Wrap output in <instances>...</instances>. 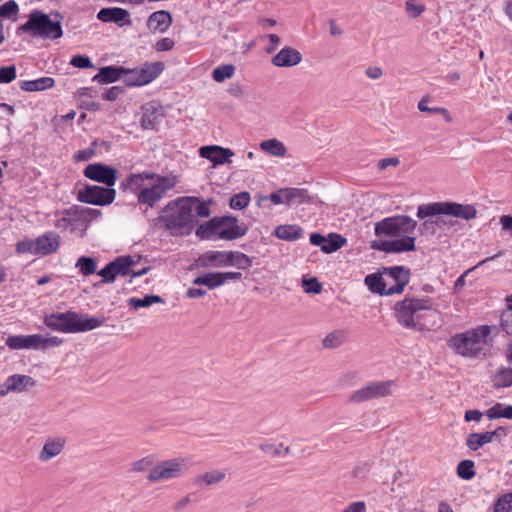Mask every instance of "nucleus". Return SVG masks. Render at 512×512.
<instances>
[{
  "label": "nucleus",
  "instance_id": "40",
  "mask_svg": "<svg viewBox=\"0 0 512 512\" xmlns=\"http://www.w3.org/2000/svg\"><path fill=\"white\" fill-rule=\"evenodd\" d=\"M155 303H163V299L158 295H145L143 298L131 297L128 299V305L135 310L150 307Z\"/></svg>",
  "mask_w": 512,
  "mask_h": 512
},
{
  "label": "nucleus",
  "instance_id": "39",
  "mask_svg": "<svg viewBox=\"0 0 512 512\" xmlns=\"http://www.w3.org/2000/svg\"><path fill=\"white\" fill-rule=\"evenodd\" d=\"M485 415L490 420L499 418H506L512 420V405L497 403L488 410H486Z\"/></svg>",
  "mask_w": 512,
  "mask_h": 512
},
{
  "label": "nucleus",
  "instance_id": "38",
  "mask_svg": "<svg viewBox=\"0 0 512 512\" xmlns=\"http://www.w3.org/2000/svg\"><path fill=\"white\" fill-rule=\"evenodd\" d=\"M493 442L489 431L485 432H474L468 435L466 439V446L471 451H477L484 445Z\"/></svg>",
  "mask_w": 512,
  "mask_h": 512
},
{
  "label": "nucleus",
  "instance_id": "49",
  "mask_svg": "<svg viewBox=\"0 0 512 512\" xmlns=\"http://www.w3.org/2000/svg\"><path fill=\"white\" fill-rule=\"evenodd\" d=\"M425 11V6L416 0L405 1V12L409 18H417Z\"/></svg>",
  "mask_w": 512,
  "mask_h": 512
},
{
  "label": "nucleus",
  "instance_id": "25",
  "mask_svg": "<svg viewBox=\"0 0 512 512\" xmlns=\"http://www.w3.org/2000/svg\"><path fill=\"white\" fill-rule=\"evenodd\" d=\"M172 24V16L168 11L159 10L153 12L148 20L147 27L151 32H166Z\"/></svg>",
  "mask_w": 512,
  "mask_h": 512
},
{
  "label": "nucleus",
  "instance_id": "36",
  "mask_svg": "<svg viewBox=\"0 0 512 512\" xmlns=\"http://www.w3.org/2000/svg\"><path fill=\"white\" fill-rule=\"evenodd\" d=\"M286 205H299L309 201V195L306 189L302 188H283Z\"/></svg>",
  "mask_w": 512,
  "mask_h": 512
},
{
  "label": "nucleus",
  "instance_id": "13",
  "mask_svg": "<svg viewBox=\"0 0 512 512\" xmlns=\"http://www.w3.org/2000/svg\"><path fill=\"white\" fill-rule=\"evenodd\" d=\"M116 197V191L110 187L86 185L78 191L77 199L82 203L105 206L111 204Z\"/></svg>",
  "mask_w": 512,
  "mask_h": 512
},
{
  "label": "nucleus",
  "instance_id": "21",
  "mask_svg": "<svg viewBox=\"0 0 512 512\" xmlns=\"http://www.w3.org/2000/svg\"><path fill=\"white\" fill-rule=\"evenodd\" d=\"M61 243L60 236L55 232H46L35 239L36 255L47 256L55 253Z\"/></svg>",
  "mask_w": 512,
  "mask_h": 512
},
{
  "label": "nucleus",
  "instance_id": "37",
  "mask_svg": "<svg viewBox=\"0 0 512 512\" xmlns=\"http://www.w3.org/2000/svg\"><path fill=\"white\" fill-rule=\"evenodd\" d=\"M253 264V260L248 255L240 251H228L227 267H236L246 270Z\"/></svg>",
  "mask_w": 512,
  "mask_h": 512
},
{
  "label": "nucleus",
  "instance_id": "64",
  "mask_svg": "<svg viewBox=\"0 0 512 512\" xmlns=\"http://www.w3.org/2000/svg\"><path fill=\"white\" fill-rule=\"evenodd\" d=\"M365 75L372 80L380 79L383 76V70L379 66H371L365 70Z\"/></svg>",
  "mask_w": 512,
  "mask_h": 512
},
{
  "label": "nucleus",
  "instance_id": "15",
  "mask_svg": "<svg viewBox=\"0 0 512 512\" xmlns=\"http://www.w3.org/2000/svg\"><path fill=\"white\" fill-rule=\"evenodd\" d=\"M84 175L90 180L103 183L110 188L115 185L117 180V170L101 163H92L86 166Z\"/></svg>",
  "mask_w": 512,
  "mask_h": 512
},
{
  "label": "nucleus",
  "instance_id": "33",
  "mask_svg": "<svg viewBox=\"0 0 512 512\" xmlns=\"http://www.w3.org/2000/svg\"><path fill=\"white\" fill-rule=\"evenodd\" d=\"M274 235L284 241H296L302 238L303 229L297 224L279 225L275 228Z\"/></svg>",
  "mask_w": 512,
  "mask_h": 512
},
{
  "label": "nucleus",
  "instance_id": "50",
  "mask_svg": "<svg viewBox=\"0 0 512 512\" xmlns=\"http://www.w3.org/2000/svg\"><path fill=\"white\" fill-rule=\"evenodd\" d=\"M512 511V492L506 493L498 498L494 505V512Z\"/></svg>",
  "mask_w": 512,
  "mask_h": 512
},
{
  "label": "nucleus",
  "instance_id": "2",
  "mask_svg": "<svg viewBox=\"0 0 512 512\" xmlns=\"http://www.w3.org/2000/svg\"><path fill=\"white\" fill-rule=\"evenodd\" d=\"M176 184L177 178L174 175H160L145 171L129 175L124 185L126 189L136 194L139 204L153 208Z\"/></svg>",
  "mask_w": 512,
  "mask_h": 512
},
{
  "label": "nucleus",
  "instance_id": "61",
  "mask_svg": "<svg viewBox=\"0 0 512 512\" xmlns=\"http://www.w3.org/2000/svg\"><path fill=\"white\" fill-rule=\"evenodd\" d=\"M174 45L175 43L171 38L165 37L156 42L155 49L159 52L170 51Z\"/></svg>",
  "mask_w": 512,
  "mask_h": 512
},
{
  "label": "nucleus",
  "instance_id": "24",
  "mask_svg": "<svg viewBox=\"0 0 512 512\" xmlns=\"http://www.w3.org/2000/svg\"><path fill=\"white\" fill-rule=\"evenodd\" d=\"M226 223L221 226L218 232V238L223 240H235L243 237L248 228L245 225H238L237 219L234 217H226Z\"/></svg>",
  "mask_w": 512,
  "mask_h": 512
},
{
  "label": "nucleus",
  "instance_id": "19",
  "mask_svg": "<svg viewBox=\"0 0 512 512\" xmlns=\"http://www.w3.org/2000/svg\"><path fill=\"white\" fill-rule=\"evenodd\" d=\"M199 155L212 162L213 167H217L231 163V157L234 156V152L229 148H224L219 145H207L200 147Z\"/></svg>",
  "mask_w": 512,
  "mask_h": 512
},
{
  "label": "nucleus",
  "instance_id": "42",
  "mask_svg": "<svg viewBox=\"0 0 512 512\" xmlns=\"http://www.w3.org/2000/svg\"><path fill=\"white\" fill-rule=\"evenodd\" d=\"M495 388H505L512 385V368H501L493 377Z\"/></svg>",
  "mask_w": 512,
  "mask_h": 512
},
{
  "label": "nucleus",
  "instance_id": "44",
  "mask_svg": "<svg viewBox=\"0 0 512 512\" xmlns=\"http://www.w3.org/2000/svg\"><path fill=\"white\" fill-rule=\"evenodd\" d=\"M345 338L346 334L343 330H335L325 336L322 344L327 349L337 348L344 343Z\"/></svg>",
  "mask_w": 512,
  "mask_h": 512
},
{
  "label": "nucleus",
  "instance_id": "12",
  "mask_svg": "<svg viewBox=\"0 0 512 512\" xmlns=\"http://www.w3.org/2000/svg\"><path fill=\"white\" fill-rule=\"evenodd\" d=\"M393 381H372L348 396V402L362 403L391 395Z\"/></svg>",
  "mask_w": 512,
  "mask_h": 512
},
{
  "label": "nucleus",
  "instance_id": "41",
  "mask_svg": "<svg viewBox=\"0 0 512 512\" xmlns=\"http://www.w3.org/2000/svg\"><path fill=\"white\" fill-rule=\"evenodd\" d=\"M345 243L346 239L341 235L330 233L328 236H326V242L322 246V251L327 254L333 253L340 249Z\"/></svg>",
  "mask_w": 512,
  "mask_h": 512
},
{
  "label": "nucleus",
  "instance_id": "26",
  "mask_svg": "<svg viewBox=\"0 0 512 512\" xmlns=\"http://www.w3.org/2000/svg\"><path fill=\"white\" fill-rule=\"evenodd\" d=\"M227 218H212L209 221L201 224L196 229V235L201 239L218 240V232L221 226H224Z\"/></svg>",
  "mask_w": 512,
  "mask_h": 512
},
{
  "label": "nucleus",
  "instance_id": "56",
  "mask_svg": "<svg viewBox=\"0 0 512 512\" xmlns=\"http://www.w3.org/2000/svg\"><path fill=\"white\" fill-rule=\"evenodd\" d=\"M190 199L195 201L194 204V211L196 212V215L199 217H209L210 216V208L209 203L206 201H201L197 197H190Z\"/></svg>",
  "mask_w": 512,
  "mask_h": 512
},
{
  "label": "nucleus",
  "instance_id": "6",
  "mask_svg": "<svg viewBox=\"0 0 512 512\" xmlns=\"http://www.w3.org/2000/svg\"><path fill=\"white\" fill-rule=\"evenodd\" d=\"M18 30L44 40H56L63 36L61 22L51 19L48 14L37 9L30 12L28 20Z\"/></svg>",
  "mask_w": 512,
  "mask_h": 512
},
{
  "label": "nucleus",
  "instance_id": "32",
  "mask_svg": "<svg viewBox=\"0 0 512 512\" xmlns=\"http://www.w3.org/2000/svg\"><path fill=\"white\" fill-rule=\"evenodd\" d=\"M364 282L368 289L373 293L386 296L391 295L388 293L390 281H388L385 276L383 277L376 273H372L365 277Z\"/></svg>",
  "mask_w": 512,
  "mask_h": 512
},
{
  "label": "nucleus",
  "instance_id": "20",
  "mask_svg": "<svg viewBox=\"0 0 512 512\" xmlns=\"http://www.w3.org/2000/svg\"><path fill=\"white\" fill-rule=\"evenodd\" d=\"M97 19L105 23H116L120 27L131 24L129 12L120 7L102 8L97 13Z\"/></svg>",
  "mask_w": 512,
  "mask_h": 512
},
{
  "label": "nucleus",
  "instance_id": "45",
  "mask_svg": "<svg viewBox=\"0 0 512 512\" xmlns=\"http://www.w3.org/2000/svg\"><path fill=\"white\" fill-rule=\"evenodd\" d=\"M235 74V66L232 64H225L217 66L212 71V78L215 82L222 83L226 79H230Z\"/></svg>",
  "mask_w": 512,
  "mask_h": 512
},
{
  "label": "nucleus",
  "instance_id": "4",
  "mask_svg": "<svg viewBox=\"0 0 512 512\" xmlns=\"http://www.w3.org/2000/svg\"><path fill=\"white\" fill-rule=\"evenodd\" d=\"M434 301L429 296L408 297L396 302L394 316L399 325L415 332L427 330L425 317L433 309Z\"/></svg>",
  "mask_w": 512,
  "mask_h": 512
},
{
  "label": "nucleus",
  "instance_id": "22",
  "mask_svg": "<svg viewBox=\"0 0 512 512\" xmlns=\"http://www.w3.org/2000/svg\"><path fill=\"white\" fill-rule=\"evenodd\" d=\"M65 444L66 441L62 437L48 438L38 454L39 461L46 463L60 455L64 450Z\"/></svg>",
  "mask_w": 512,
  "mask_h": 512
},
{
  "label": "nucleus",
  "instance_id": "54",
  "mask_svg": "<svg viewBox=\"0 0 512 512\" xmlns=\"http://www.w3.org/2000/svg\"><path fill=\"white\" fill-rule=\"evenodd\" d=\"M501 326L502 329L512 336V305H509L501 315Z\"/></svg>",
  "mask_w": 512,
  "mask_h": 512
},
{
  "label": "nucleus",
  "instance_id": "11",
  "mask_svg": "<svg viewBox=\"0 0 512 512\" xmlns=\"http://www.w3.org/2000/svg\"><path fill=\"white\" fill-rule=\"evenodd\" d=\"M163 69L162 62L146 63L139 68L126 69L124 82L128 86H143L156 79Z\"/></svg>",
  "mask_w": 512,
  "mask_h": 512
},
{
  "label": "nucleus",
  "instance_id": "55",
  "mask_svg": "<svg viewBox=\"0 0 512 512\" xmlns=\"http://www.w3.org/2000/svg\"><path fill=\"white\" fill-rule=\"evenodd\" d=\"M16 251L19 254L30 253L36 255L35 240L24 239L16 244Z\"/></svg>",
  "mask_w": 512,
  "mask_h": 512
},
{
  "label": "nucleus",
  "instance_id": "29",
  "mask_svg": "<svg viewBox=\"0 0 512 512\" xmlns=\"http://www.w3.org/2000/svg\"><path fill=\"white\" fill-rule=\"evenodd\" d=\"M125 72L126 68L123 67L105 66L99 70L92 80L100 84L113 83L119 79L124 80Z\"/></svg>",
  "mask_w": 512,
  "mask_h": 512
},
{
  "label": "nucleus",
  "instance_id": "59",
  "mask_svg": "<svg viewBox=\"0 0 512 512\" xmlns=\"http://www.w3.org/2000/svg\"><path fill=\"white\" fill-rule=\"evenodd\" d=\"M98 275L102 277V283H112L115 281L117 275L111 268V264L108 263L103 269L98 272Z\"/></svg>",
  "mask_w": 512,
  "mask_h": 512
},
{
  "label": "nucleus",
  "instance_id": "28",
  "mask_svg": "<svg viewBox=\"0 0 512 512\" xmlns=\"http://www.w3.org/2000/svg\"><path fill=\"white\" fill-rule=\"evenodd\" d=\"M110 264L117 276L131 275L132 277H137L146 272L145 269L140 272L133 271L132 266L135 264V261L130 256H120L111 261Z\"/></svg>",
  "mask_w": 512,
  "mask_h": 512
},
{
  "label": "nucleus",
  "instance_id": "63",
  "mask_svg": "<svg viewBox=\"0 0 512 512\" xmlns=\"http://www.w3.org/2000/svg\"><path fill=\"white\" fill-rule=\"evenodd\" d=\"M94 155V150L91 148L79 150L74 154V159L78 162L90 160Z\"/></svg>",
  "mask_w": 512,
  "mask_h": 512
},
{
  "label": "nucleus",
  "instance_id": "27",
  "mask_svg": "<svg viewBox=\"0 0 512 512\" xmlns=\"http://www.w3.org/2000/svg\"><path fill=\"white\" fill-rule=\"evenodd\" d=\"M228 251L210 250L203 253L198 264L201 267H227Z\"/></svg>",
  "mask_w": 512,
  "mask_h": 512
},
{
  "label": "nucleus",
  "instance_id": "62",
  "mask_svg": "<svg viewBox=\"0 0 512 512\" xmlns=\"http://www.w3.org/2000/svg\"><path fill=\"white\" fill-rule=\"evenodd\" d=\"M341 512H367V506L364 501H355L348 504Z\"/></svg>",
  "mask_w": 512,
  "mask_h": 512
},
{
  "label": "nucleus",
  "instance_id": "14",
  "mask_svg": "<svg viewBox=\"0 0 512 512\" xmlns=\"http://www.w3.org/2000/svg\"><path fill=\"white\" fill-rule=\"evenodd\" d=\"M242 278L240 272H208L204 273L193 280L194 285H203L209 289L218 288L229 281H238Z\"/></svg>",
  "mask_w": 512,
  "mask_h": 512
},
{
  "label": "nucleus",
  "instance_id": "60",
  "mask_svg": "<svg viewBox=\"0 0 512 512\" xmlns=\"http://www.w3.org/2000/svg\"><path fill=\"white\" fill-rule=\"evenodd\" d=\"M489 433L492 441L496 440L500 443L510 433V428L507 426H499L493 431H489Z\"/></svg>",
  "mask_w": 512,
  "mask_h": 512
},
{
  "label": "nucleus",
  "instance_id": "48",
  "mask_svg": "<svg viewBox=\"0 0 512 512\" xmlns=\"http://www.w3.org/2000/svg\"><path fill=\"white\" fill-rule=\"evenodd\" d=\"M251 197L248 192H240L238 194H235L230 199V208L234 210H242L246 208L250 203Z\"/></svg>",
  "mask_w": 512,
  "mask_h": 512
},
{
  "label": "nucleus",
  "instance_id": "1",
  "mask_svg": "<svg viewBox=\"0 0 512 512\" xmlns=\"http://www.w3.org/2000/svg\"><path fill=\"white\" fill-rule=\"evenodd\" d=\"M417 222L408 215H395L375 223V234L383 237L371 247L385 253H403L415 250Z\"/></svg>",
  "mask_w": 512,
  "mask_h": 512
},
{
  "label": "nucleus",
  "instance_id": "57",
  "mask_svg": "<svg viewBox=\"0 0 512 512\" xmlns=\"http://www.w3.org/2000/svg\"><path fill=\"white\" fill-rule=\"evenodd\" d=\"M303 288L306 293L318 294L322 290V284L316 278L303 281Z\"/></svg>",
  "mask_w": 512,
  "mask_h": 512
},
{
  "label": "nucleus",
  "instance_id": "9",
  "mask_svg": "<svg viewBox=\"0 0 512 512\" xmlns=\"http://www.w3.org/2000/svg\"><path fill=\"white\" fill-rule=\"evenodd\" d=\"M190 463L186 458H173L156 464L147 475L150 482L169 481L181 477L188 469Z\"/></svg>",
  "mask_w": 512,
  "mask_h": 512
},
{
  "label": "nucleus",
  "instance_id": "10",
  "mask_svg": "<svg viewBox=\"0 0 512 512\" xmlns=\"http://www.w3.org/2000/svg\"><path fill=\"white\" fill-rule=\"evenodd\" d=\"M53 225L61 231H69L80 236H83L87 230L78 205L56 213Z\"/></svg>",
  "mask_w": 512,
  "mask_h": 512
},
{
  "label": "nucleus",
  "instance_id": "43",
  "mask_svg": "<svg viewBox=\"0 0 512 512\" xmlns=\"http://www.w3.org/2000/svg\"><path fill=\"white\" fill-rule=\"evenodd\" d=\"M75 267L83 276L94 274L97 269V261L92 257L81 256L78 258Z\"/></svg>",
  "mask_w": 512,
  "mask_h": 512
},
{
  "label": "nucleus",
  "instance_id": "23",
  "mask_svg": "<svg viewBox=\"0 0 512 512\" xmlns=\"http://www.w3.org/2000/svg\"><path fill=\"white\" fill-rule=\"evenodd\" d=\"M302 60L301 53L291 47L282 48L271 60L276 67H293Z\"/></svg>",
  "mask_w": 512,
  "mask_h": 512
},
{
  "label": "nucleus",
  "instance_id": "16",
  "mask_svg": "<svg viewBox=\"0 0 512 512\" xmlns=\"http://www.w3.org/2000/svg\"><path fill=\"white\" fill-rule=\"evenodd\" d=\"M77 312L52 313L44 317V324L54 330L63 333H75V318Z\"/></svg>",
  "mask_w": 512,
  "mask_h": 512
},
{
  "label": "nucleus",
  "instance_id": "17",
  "mask_svg": "<svg viewBox=\"0 0 512 512\" xmlns=\"http://www.w3.org/2000/svg\"><path fill=\"white\" fill-rule=\"evenodd\" d=\"M36 385V381L22 374H13L0 384V396H6L9 393H22Z\"/></svg>",
  "mask_w": 512,
  "mask_h": 512
},
{
  "label": "nucleus",
  "instance_id": "47",
  "mask_svg": "<svg viewBox=\"0 0 512 512\" xmlns=\"http://www.w3.org/2000/svg\"><path fill=\"white\" fill-rule=\"evenodd\" d=\"M226 474L224 471L212 470L201 474L197 478V482H204L207 485H212L221 482L225 478Z\"/></svg>",
  "mask_w": 512,
  "mask_h": 512
},
{
  "label": "nucleus",
  "instance_id": "35",
  "mask_svg": "<svg viewBox=\"0 0 512 512\" xmlns=\"http://www.w3.org/2000/svg\"><path fill=\"white\" fill-rule=\"evenodd\" d=\"M259 147L263 152L274 157H284L287 154L284 143L276 138L262 141Z\"/></svg>",
  "mask_w": 512,
  "mask_h": 512
},
{
  "label": "nucleus",
  "instance_id": "53",
  "mask_svg": "<svg viewBox=\"0 0 512 512\" xmlns=\"http://www.w3.org/2000/svg\"><path fill=\"white\" fill-rule=\"evenodd\" d=\"M79 212L83 218L86 228H88L89 222L98 218L101 215L100 210L78 206Z\"/></svg>",
  "mask_w": 512,
  "mask_h": 512
},
{
  "label": "nucleus",
  "instance_id": "46",
  "mask_svg": "<svg viewBox=\"0 0 512 512\" xmlns=\"http://www.w3.org/2000/svg\"><path fill=\"white\" fill-rule=\"evenodd\" d=\"M474 467L472 460H462L457 466V475L463 480H471L475 476Z\"/></svg>",
  "mask_w": 512,
  "mask_h": 512
},
{
  "label": "nucleus",
  "instance_id": "5",
  "mask_svg": "<svg viewBox=\"0 0 512 512\" xmlns=\"http://www.w3.org/2000/svg\"><path fill=\"white\" fill-rule=\"evenodd\" d=\"M491 331L489 325L477 326L452 336L448 346L465 358L484 357L491 346Z\"/></svg>",
  "mask_w": 512,
  "mask_h": 512
},
{
  "label": "nucleus",
  "instance_id": "31",
  "mask_svg": "<svg viewBox=\"0 0 512 512\" xmlns=\"http://www.w3.org/2000/svg\"><path fill=\"white\" fill-rule=\"evenodd\" d=\"M143 115L141 118V126L144 129L153 130L160 124L163 113L161 108L148 104L144 106Z\"/></svg>",
  "mask_w": 512,
  "mask_h": 512
},
{
  "label": "nucleus",
  "instance_id": "3",
  "mask_svg": "<svg viewBox=\"0 0 512 512\" xmlns=\"http://www.w3.org/2000/svg\"><path fill=\"white\" fill-rule=\"evenodd\" d=\"M194 204L190 197H179L168 202L155 219V225L173 236L190 233L195 222Z\"/></svg>",
  "mask_w": 512,
  "mask_h": 512
},
{
  "label": "nucleus",
  "instance_id": "7",
  "mask_svg": "<svg viewBox=\"0 0 512 512\" xmlns=\"http://www.w3.org/2000/svg\"><path fill=\"white\" fill-rule=\"evenodd\" d=\"M437 215H449L464 220H471L476 217L477 210L473 205L455 202H433L421 204L417 208V217L419 219Z\"/></svg>",
  "mask_w": 512,
  "mask_h": 512
},
{
  "label": "nucleus",
  "instance_id": "30",
  "mask_svg": "<svg viewBox=\"0 0 512 512\" xmlns=\"http://www.w3.org/2000/svg\"><path fill=\"white\" fill-rule=\"evenodd\" d=\"M105 323L103 316H88L86 314L77 313L75 318V333L86 332L101 327Z\"/></svg>",
  "mask_w": 512,
  "mask_h": 512
},
{
  "label": "nucleus",
  "instance_id": "58",
  "mask_svg": "<svg viewBox=\"0 0 512 512\" xmlns=\"http://www.w3.org/2000/svg\"><path fill=\"white\" fill-rule=\"evenodd\" d=\"M70 64L76 68H92L94 67L90 58L84 55H76L72 57Z\"/></svg>",
  "mask_w": 512,
  "mask_h": 512
},
{
  "label": "nucleus",
  "instance_id": "18",
  "mask_svg": "<svg viewBox=\"0 0 512 512\" xmlns=\"http://www.w3.org/2000/svg\"><path fill=\"white\" fill-rule=\"evenodd\" d=\"M385 278L390 281L389 294H401L409 283L410 272L403 266H394L386 269Z\"/></svg>",
  "mask_w": 512,
  "mask_h": 512
},
{
  "label": "nucleus",
  "instance_id": "52",
  "mask_svg": "<svg viewBox=\"0 0 512 512\" xmlns=\"http://www.w3.org/2000/svg\"><path fill=\"white\" fill-rule=\"evenodd\" d=\"M17 71L14 65L4 66L0 68V83H11L16 79Z\"/></svg>",
  "mask_w": 512,
  "mask_h": 512
},
{
  "label": "nucleus",
  "instance_id": "8",
  "mask_svg": "<svg viewBox=\"0 0 512 512\" xmlns=\"http://www.w3.org/2000/svg\"><path fill=\"white\" fill-rule=\"evenodd\" d=\"M6 346L11 350H47L58 347L62 339L57 336H43L40 334L11 335L6 338Z\"/></svg>",
  "mask_w": 512,
  "mask_h": 512
},
{
  "label": "nucleus",
  "instance_id": "51",
  "mask_svg": "<svg viewBox=\"0 0 512 512\" xmlns=\"http://www.w3.org/2000/svg\"><path fill=\"white\" fill-rule=\"evenodd\" d=\"M19 12V6L16 1L9 0L0 6V17L12 18L16 17Z\"/></svg>",
  "mask_w": 512,
  "mask_h": 512
},
{
  "label": "nucleus",
  "instance_id": "34",
  "mask_svg": "<svg viewBox=\"0 0 512 512\" xmlns=\"http://www.w3.org/2000/svg\"><path fill=\"white\" fill-rule=\"evenodd\" d=\"M55 80L52 77H41L35 80H25L20 83V89L27 92L43 91L52 88Z\"/></svg>",
  "mask_w": 512,
  "mask_h": 512
}]
</instances>
